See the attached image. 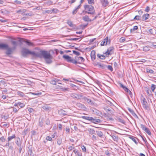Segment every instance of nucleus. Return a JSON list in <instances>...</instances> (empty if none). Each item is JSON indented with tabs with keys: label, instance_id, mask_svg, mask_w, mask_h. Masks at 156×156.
<instances>
[{
	"label": "nucleus",
	"instance_id": "1",
	"mask_svg": "<svg viewBox=\"0 0 156 156\" xmlns=\"http://www.w3.org/2000/svg\"><path fill=\"white\" fill-rule=\"evenodd\" d=\"M37 57L41 58L43 57L46 63L48 64L51 63L52 61L51 59L52 58V56L47 51L41 50L39 52Z\"/></svg>",
	"mask_w": 156,
	"mask_h": 156
},
{
	"label": "nucleus",
	"instance_id": "2",
	"mask_svg": "<svg viewBox=\"0 0 156 156\" xmlns=\"http://www.w3.org/2000/svg\"><path fill=\"white\" fill-rule=\"evenodd\" d=\"M22 55L24 56H26L27 55L30 54L37 57L39 52L36 53L34 51H31L28 49L23 48L22 50Z\"/></svg>",
	"mask_w": 156,
	"mask_h": 156
},
{
	"label": "nucleus",
	"instance_id": "3",
	"mask_svg": "<svg viewBox=\"0 0 156 156\" xmlns=\"http://www.w3.org/2000/svg\"><path fill=\"white\" fill-rule=\"evenodd\" d=\"M84 7L85 11L84 12L88 14H93L95 13V11L94 6L91 5H85Z\"/></svg>",
	"mask_w": 156,
	"mask_h": 156
},
{
	"label": "nucleus",
	"instance_id": "4",
	"mask_svg": "<svg viewBox=\"0 0 156 156\" xmlns=\"http://www.w3.org/2000/svg\"><path fill=\"white\" fill-rule=\"evenodd\" d=\"M63 58L68 62H70L75 64H76L77 62L76 61L73 60V59L69 55H64L63 56Z\"/></svg>",
	"mask_w": 156,
	"mask_h": 156
},
{
	"label": "nucleus",
	"instance_id": "5",
	"mask_svg": "<svg viewBox=\"0 0 156 156\" xmlns=\"http://www.w3.org/2000/svg\"><path fill=\"white\" fill-rule=\"evenodd\" d=\"M70 96L73 98L77 99H80L83 97V95L81 94H80L73 93L71 94Z\"/></svg>",
	"mask_w": 156,
	"mask_h": 156
},
{
	"label": "nucleus",
	"instance_id": "6",
	"mask_svg": "<svg viewBox=\"0 0 156 156\" xmlns=\"http://www.w3.org/2000/svg\"><path fill=\"white\" fill-rule=\"evenodd\" d=\"M142 105L143 108L145 109L148 110L149 109V106L145 98H144L143 100Z\"/></svg>",
	"mask_w": 156,
	"mask_h": 156
},
{
	"label": "nucleus",
	"instance_id": "7",
	"mask_svg": "<svg viewBox=\"0 0 156 156\" xmlns=\"http://www.w3.org/2000/svg\"><path fill=\"white\" fill-rule=\"evenodd\" d=\"M110 43V40H108V37H106L105 38L103 41L101 42V46H104L106 45L107 44H109Z\"/></svg>",
	"mask_w": 156,
	"mask_h": 156
},
{
	"label": "nucleus",
	"instance_id": "8",
	"mask_svg": "<svg viewBox=\"0 0 156 156\" xmlns=\"http://www.w3.org/2000/svg\"><path fill=\"white\" fill-rule=\"evenodd\" d=\"M113 49L114 48L113 47H110L107 49V51L105 52V54L106 56H108L109 55H112V54L113 52Z\"/></svg>",
	"mask_w": 156,
	"mask_h": 156
},
{
	"label": "nucleus",
	"instance_id": "9",
	"mask_svg": "<svg viewBox=\"0 0 156 156\" xmlns=\"http://www.w3.org/2000/svg\"><path fill=\"white\" fill-rule=\"evenodd\" d=\"M105 110L110 115L112 114L114 112L113 110L110 107H107L105 108Z\"/></svg>",
	"mask_w": 156,
	"mask_h": 156
},
{
	"label": "nucleus",
	"instance_id": "10",
	"mask_svg": "<svg viewBox=\"0 0 156 156\" xmlns=\"http://www.w3.org/2000/svg\"><path fill=\"white\" fill-rule=\"evenodd\" d=\"M96 65L98 66L99 68H101L102 69H105L106 68L107 65L103 64L99 62H97L96 64Z\"/></svg>",
	"mask_w": 156,
	"mask_h": 156
},
{
	"label": "nucleus",
	"instance_id": "11",
	"mask_svg": "<svg viewBox=\"0 0 156 156\" xmlns=\"http://www.w3.org/2000/svg\"><path fill=\"white\" fill-rule=\"evenodd\" d=\"M90 56L91 59L93 61L95 60L96 58L95 51L94 50H93L91 51L90 53Z\"/></svg>",
	"mask_w": 156,
	"mask_h": 156
},
{
	"label": "nucleus",
	"instance_id": "12",
	"mask_svg": "<svg viewBox=\"0 0 156 156\" xmlns=\"http://www.w3.org/2000/svg\"><path fill=\"white\" fill-rule=\"evenodd\" d=\"M58 113L61 115L64 116L67 115L66 112L62 109H61L58 111Z\"/></svg>",
	"mask_w": 156,
	"mask_h": 156
},
{
	"label": "nucleus",
	"instance_id": "13",
	"mask_svg": "<svg viewBox=\"0 0 156 156\" xmlns=\"http://www.w3.org/2000/svg\"><path fill=\"white\" fill-rule=\"evenodd\" d=\"M149 15L148 14H145L142 16V20L144 21L146 20L149 17Z\"/></svg>",
	"mask_w": 156,
	"mask_h": 156
},
{
	"label": "nucleus",
	"instance_id": "14",
	"mask_svg": "<svg viewBox=\"0 0 156 156\" xmlns=\"http://www.w3.org/2000/svg\"><path fill=\"white\" fill-rule=\"evenodd\" d=\"M101 2L103 6H106L108 4V2L107 0H101Z\"/></svg>",
	"mask_w": 156,
	"mask_h": 156
},
{
	"label": "nucleus",
	"instance_id": "15",
	"mask_svg": "<svg viewBox=\"0 0 156 156\" xmlns=\"http://www.w3.org/2000/svg\"><path fill=\"white\" fill-rule=\"evenodd\" d=\"M91 122L94 123H101V121L99 119H94L92 117Z\"/></svg>",
	"mask_w": 156,
	"mask_h": 156
},
{
	"label": "nucleus",
	"instance_id": "16",
	"mask_svg": "<svg viewBox=\"0 0 156 156\" xmlns=\"http://www.w3.org/2000/svg\"><path fill=\"white\" fill-rule=\"evenodd\" d=\"M82 19L85 21L90 22L92 21L91 20L89 17L87 15L83 16Z\"/></svg>",
	"mask_w": 156,
	"mask_h": 156
},
{
	"label": "nucleus",
	"instance_id": "17",
	"mask_svg": "<svg viewBox=\"0 0 156 156\" xmlns=\"http://www.w3.org/2000/svg\"><path fill=\"white\" fill-rule=\"evenodd\" d=\"M81 6V5L80 4V5H78L73 10V11L72 12V14L73 15L76 14L77 12L79 9L80 8Z\"/></svg>",
	"mask_w": 156,
	"mask_h": 156
},
{
	"label": "nucleus",
	"instance_id": "18",
	"mask_svg": "<svg viewBox=\"0 0 156 156\" xmlns=\"http://www.w3.org/2000/svg\"><path fill=\"white\" fill-rule=\"evenodd\" d=\"M73 152L75 154L76 156H82V154L80 151L76 150H74Z\"/></svg>",
	"mask_w": 156,
	"mask_h": 156
},
{
	"label": "nucleus",
	"instance_id": "19",
	"mask_svg": "<svg viewBox=\"0 0 156 156\" xmlns=\"http://www.w3.org/2000/svg\"><path fill=\"white\" fill-rule=\"evenodd\" d=\"M42 108L43 109L47 111L50 110L51 109V108L47 105L43 106L42 107Z\"/></svg>",
	"mask_w": 156,
	"mask_h": 156
},
{
	"label": "nucleus",
	"instance_id": "20",
	"mask_svg": "<svg viewBox=\"0 0 156 156\" xmlns=\"http://www.w3.org/2000/svg\"><path fill=\"white\" fill-rule=\"evenodd\" d=\"M44 119L43 118H40L39 120V126L41 127L43 126Z\"/></svg>",
	"mask_w": 156,
	"mask_h": 156
},
{
	"label": "nucleus",
	"instance_id": "21",
	"mask_svg": "<svg viewBox=\"0 0 156 156\" xmlns=\"http://www.w3.org/2000/svg\"><path fill=\"white\" fill-rule=\"evenodd\" d=\"M83 99L85 101L87 102L88 103L90 104L91 105H93L94 104V103H93V102H92L91 100L90 99L87 98V97H84Z\"/></svg>",
	"mask_w": 156,
	"mask_h": 156
},
{
	"label": "nucleus",
	"instance_id": "22",
	"mask_svg": "<svg viewBox=\"0 0 156 156\" xmlns=\"http://www.w3.org/2000/svg\"><path fill=\"white\" fill-rule=\"evenodd\" d=\"M8 48V46L7 44H0V48L6 49Z\"/></svg>",
	"mask_w": 156,
	"mask_h": 156
},
{
	"label": "nucleus",
	"instance_id": "23",
	"mask_svg": "<svg viewBox=\"0 0 156 156\" xmlns=\"http://www.w3.org/2000/svg\"><path fill=\"white\" fill-rule=\"evenodd\" d=\"M7 51H6V53L8 55L11 54L12 52V49L11 48H9V47L6 48Z\"/></svg>",
	"mask_w": 156,
	"mask_h": 156
},
{
	"label": "nucleus",
	"instance_id": "24",
	"mask_svg": "<svg viewBox=\"0 0 156 156\" xmlns=\"http://www.w3.org/2000/svg\"><path fill=\"white\" fill-rule=\"evenodd\" d=\"M147 33L151 34L154 35V33H155V30L154 29H150L148 30V31L147 32Z\"/></svg>",
	"mask_w": 156,
	"mask_h": 156
},
{
	"label": "nucleus",
	"instance_id": "25",
	"mask_svg": "<svg viewBox=\"0 0 156 156\" xmlns=\"http://www.w3.org/2000/svg\"><path fill=\"white\" fill-rule=\"evenodd\" d=\"M16 137V136L15 134H13L11 136H9L8 138V142L11 141L12 139L15 138Z\"/></svg>",
	"mask_w": 156,
	"mask_h": 156
},
{
	"label": "nucleus",
	"instance_id": "26",
	"mask_svg": "<svg viewBox=\"0 0 156 156\" xmlns=\"http://www.w3.org/2000/svg\"><path fill=\"white\" fill-rule=\"evenodd\" d=\"M83 119L91 121L92 117H88V116H83L82 117Z\"/></svg>",
	"mask_w": 156,
	"mask_h": 156
},
{
	"label": "nucleus",
	"instance_id": "27",
	"mask_svg": "<svg viewBox=\"0 0 156 156\" xmlns=\"http://www.w3.org/2000/svg\"><path fill=\"white\" fill-rule=\"evenodd\" d=\"M144 131L145 132L149 135H151V131L149 130V129L147 127L144 129Z\"/></svg>",
	"mask_w": 156,
	"mask_h": 156
},
{
	"label": "nucleus",
	"instance_id": "28",
	"mask_svg": "<svg viewBox=\"0 0 156 156\" xmlns=\"http://www.w3.org/2000/svg\"><path fill=\"white\" fill-rule=\"evenodd\" d=\"M123 90L128 93H129L130 95L132 94L131 92L126 87H124V88L123 89Z\"/></svg>",
	"mask_w": 156,
	"mask_h": 156
},
{
	"label": "nucleus",
	"instance_id": "29",
	"mask_svg": "<svg viewBox=\"0 0 156 156\" xmlns=\"http://www.w3.org/2000/svg\"><path fill=\"white\" fill-rule=\"evenodd\" d=\"M73 60H74L77 62L76 64L77 63L80 64V61H78L80 60V58H79V57L75 56V59H73Z\"/></svg>",
	"mask_w": 156,
	"mask_h": 156
},
{
	"label": "nucleus",
	"instance_id": "30",
	"mask_svg": "<svg viewBox=\"0 0 156 156\" xmlns=\"http://www.w3.org/2000/svg\"><path fill=\"white\" fill-rule=\"evenodd\" d=\"M18 102V106H19L21 108H22L25 106V103H22L20 102Z\"/></svg>",
	"mask_w": 156,
	"mask_h": 156
},
{
	"label": "nucleus",
	"instance_id": "31",
	"mask_svg": "<svg viewBox=\"0 0 156 156\" xmlns=\"http://www.w3.org/2000/svg\"><path fill=\"white\" fill-rule=\"evenodd\" d=\"M0 85H3L4 87L7 86L6 82L3 80H1L0 81Z\"/></svg>",
	"mask_w": 156,
	"mask_h": 156
},
{
	"label": "nucleus",
	"instance_id": "32",
	"mask_svg": "<svg viewBox=\"0 0 156 156\" xmlns=\"http://www.w3.org/2000/svg\"><path fill=\"white\" fill-rule=\"evenodd\" d=\"M26 11V10L25 9H20L17 11L16 12L18 13L23 14Z\"/></svg>",
	"mask_w": 156,
	"mask_h": 156
},
{
	"label": "nucleus",
	"instance_id": "33",
	"mask_svg": "<svg viewBox=\"0 0 156 156\" xmlns=\"http://www.w3.org/2000/svg\"><path fill=\"white\" fill-rule=\"evenodd\" d=\"M17 94L19 96L23 97L24 95V94L20 91H18L17 92Z\"/></svg>",
	"mask_w": 156,
	"mask_h": 156
},
{
	"label": "nucleus",
	"instance_id": "34",
	"mask_svg": "<svg viewBox=\"0 0 156 156\" xmlns=\"http://www.w3.org/2000/svg\"><path fill=\"white\" fill-rule=\"evenodd\" d=\"M97 134L99 136V137H101L103 135V133L101 131H96Z\"/></svg>",
	"mask_w": 156,
	"mask_h": 156
},
{
	"label": "nucleus",
	"instance_id": "35",
	"mask_svg": "<svg viewBox=\"0 0 156 156\" xmlns=\"http://www.w3.org/2000/svg\"><path fill=\"white\" fill-rule=\"evenodd\" d=\"M17 139V140L16 141V143L18 146H20L21 145V144L20 142L19 141L20 140V138L19 137H18Z\"/></svg>",
	"mask_w": 156,
	"mask_h": 156
},
{
	"label": "nucleus",
	"instance_id": "36",
	"mask_svg": "<svg viewBox=\"0 0 156 156\" xmlns=\"http://www.w3.org/2000/svg\"><path fill=\"white\" fill-rule=\"evenodd\" d=\"M128 110L132 114L133 116H134L136 115V114L135 113L133 110L131 109V108H128Z\"/></svg>",
	"mask_w": 156,
	"mask_h": 156
},
{
	"label": "nucleus",
	"instance_id": "37",
	"mask_svg": "<svg viewBox=\"0 0 156 156\" xmlns=\"http://www.w3.org/2000/svg\"><path fill=\"white\" fill-rule=\"evenodd\" d=\"M150 49V47L148 46H145L143 48V50L145 51H148Z\"/></svg>",
	"mask_w": 156,
	"mask_h": 156
},
{
	"label": "nucleus",
	"instance_id": "38",
	"mask_svg": "<svg viewBox=\"0 0 156 156\" xmlns=\"http://www.w3.org/2000/svg\"><path fill=\"white\" fill-rule=\"evenodd\" d=\"M148 95L150 96H152V94H151V91L149 89H147L146 91Z\"/></svg>",
	"mask_w": 156,
	"mask_h": 156
},
{
	"label": "nucleus",
	"instance_id": "39",
	"mask_svg": "<svg viewBox=\"0 0 156 156\" xmlns=\"http://www.w3.org/2000/svg\"><path fill=\"white\" fill-rule=\"evenodd\" d=\"M24 42L26 43L28 46H31L33 45V44L32 43L29 42L28 40H26L24 41Z\"/></svg>",
	"mask_w": 156,
	"mask_h": 156
},
{
	"label": "nucleus",
	"instance_id": "40",
	"mask_svg": "<svg viewBox=\"0 0 156 156\" xmlns=\"http://www.w3.org/2000/svg\"><path fill=\"white\" fill-rule=\"evenodd\" d=\"M106 68L108 69L109 70H110L111 72L113 71V69L112 66L110 65H107Z\"/></svg>",
	"mask_w": 156,
	"mask_h": 156
},
{
	"label": "nucleus",
	"instance_id": "41",
	"mask_svg": "<svg viewBox=\"0 0 156 156\" xmlns=\"http://www.w3.org/2000/svg\"><path fill=\"white\" fill-rule=\"evenodd\" d=\"M138 29V27L136 26H134L133 29H131L130 30V32L131 33L136 30Z\"/></svg>",
	"mask_w": 156,
	"mask_h": 156
},
{
	"label": "nucleus",
	"instance_id": "42",
	"mask_svg": "<svg viewBox=\"0 0 156 156\" xmlns=\"http://www.w3.org/2000/svg\"><path fill=\"white\" fill-rule=\"evenodd\" d=\"M81 147L83 152L84 153L87 152L85 147L84 145H82L81 146Z\"/></svg>",
	"mask_w": 156,
	"mask_h": 156
},
{
	"label": "nucleus",
	"instance_id": "43",
	"mask_svg": "<svg viewBox=\"0 0 156 156\" xmlns=\"http://www.w3.org/2000/svg\"><path fill=\"white\" fill-rule=\"evenodd\" d=\"M129 138L131 139L134 143L136 144H137L138 142H137L135 138V137H133V136L130 137Z\"/></svg>",
	"mask_w": 156,
	"mask_h": 156
},
{
	"label": "nucleus",
	"instance_id": "44",
	"mask_svg": "<svg viewBox=\"0 0 156 156\" xmlns=\"http://www.w3.org/2000/svg\"><path fill=\"white\" fill-rule=\"evenodd\" d=\"M31 93L34 95H37V96H40L42 95V92H40L39 93Z\"/></svg>",
	"mask_w": 156,
	"mask_h": 156
},
{
	"label": "nucleus",
	"instance_id": "45",
	"mask_svg": "<svg viewBox=\"0 0 156 156\" xmlns=\"http://www.w3.org/2000/svg\"><path fill=\"white\" fill-rule=\"evenodd\" d=\"M62 142V140L61 139H57V143L58 144L60 145H61Z\"/></svg>",
	"mask_w": 156,
	"mask_h": 156
},
{
	"label": "nucleus",
	"instance_id": "46",
	"mask_svg": "<svg viewBox=\"0 0 156 156\" xmlns=\"http://www.w3.org/2000/svg\"><path fill=\"white\" fill-rule=\"evenodd\" d=\"M73 54H75L77 56H79L80 55V53L78 51L74 50H73Z\"/></svg>",
	"mask_w": 156,
	"mask_h": 156
},
{
	"label": "nucleus",
	"instance_id": "47",
	"mask_svg": "<svg viewBox=\"0 0 156 156\" xmlns=\"http://www.w3.org/2000/svg\"><path fill=\"white\" fill-rule=\"evenodd\" d=\"M140 16L139 15H137L135 16L134 18V20H140Z\"/></svg>",
	"mask_w": 156,
	"mask_h": 156
},
{
	"label": "nucleus",
	"instance_id": "48",
	"mask_svg": "<svg viewBox=\"0 0 156 156\" xmlns=\"http://www.w3.org/2000/svg\"><path fill=\"white\" fill-rule=\"evenodd\" d=\"M89 133L91 134H94L95 132L94 130L93 129H90L89 130Z\"/></svg>",
	"mask_w": 156,
	"mask_h": 156
},
{
	"label": "nucleus",
	"instance_id": "49",
	"mask_svg": "<svg viewBox=\"0 0 156 156\" xmlns=\"http://www.w3.org/2000/svg\"><path fill=\"white\" fill-rule=\"evenodd\" d=\"M155 89V85L154 84H152L151 87V89L153 92L154 91V90Z\"/></svg>",
	"mask_w": 156,
	"mask_h": 156
},
{
	"label": "nucleus",
	"instance_id": "50",
	"mask_svg": "<svg viewBox=\"0 0 156 156\" xmlns=\"http://www.w3.org/2000/svg\"><path fill=\"white\" fill-rule=\"evenodd\" d=\"M45 123L48 125H49L50 124V122L48 119H47L45 121Z\"/></svg>",
	"mask_w": 156,
	"mask_h": 156
},
{
	"label": "nucleus",
	"instance_id": "51",
	"mask_svg": "<svg viewBox=\"0 0 156 156\" xmlns=\"http://www.w3.org/2000/svg\"><path fill=\"white\" fill-rule=\"evenodd\" d=\"M112 138L114 141H117L118 140V137L116 136L113 135L112 136Z\"/></svg>",
	"mask_w": 156,
	"mask_h": 156
},
{
	"label": "nucleus",
	"instance_id": "52",
	"mask_svg": "<svg viewBox=\"0 0 156 156\" xmlns=\"http://www.w3.org/2000/svg\"><path fill=\"white\" fill-rule=\"evenodd\" d=\"M67 24L70 27H73V24L72 22L70 21H68L67 22Z\"/></svg>",
	"mask_w": 156,
	"mask_h": 156
},
{
	"label": "nucleus",
	"instance_id": "53",
	"mask_svg": "<svg viewBox=\"0 0 156 156\" xmlns=\"http://www.w3.org/2000/svg\"><path fill=\"white\" fill-rule=\"evenodd\" d=\"M147 73H154V71L152 69H147Z\"/></svg>",
	"mask_w": 156,
	"mask_h": 156
},
{
	"label": "nucleus",
	"instance_id": "54",
	"mask_svg": "<svg viewBox=\"0 0 156 156\" xmlns=\"http://www.w3.org/2000/svg\"><path fill=\"white\" fill-rule=\"evenodd\" d=\"M88 3L90 4H94V0H87Z\"/></svg>",
	"mask_w": 156,
	"mask_h": 156
},
{
	"label": "nucleus",
	"instance_id": "55",
	"mask_svg": "<svg viewBox=\"0 0 156 156\" xmlns=\"http://www.w3.org/2000/svg\"><path fill=\"white\" fill-rule=\"evenodd\" d=\"M11 43L12 44L14 45L15 46V47L17 46V43L16 41H11Z\"/></svg>",
	"mask_w": 156,
	"mask_h": 156
},
{
	"label": "nucleus",
	"instance_id": "56",
	"mask_svg": "<svg viewBox=\"0 0 156 156\" xmlns=\"http://www.w3.org/2000/svg\"><path fill=\"white\" fill-rule=\"evenodd\" d=\"M54 9H52L51 10H47L45 11V12L46 13H52V12H54Z\"/></svg>",
	"mask_w": 156,
	"mask_h": 156
},
{
	"label": "nucleus",
	"instance_id": "57",
	"mask_svg": "<svg viewBox=\"0 0 156 156\" xmlns=\"http://www.w3.org/2000/svg\"><path fill=\"white\" fill-rule=\"evenodd\" d=\"M80 38H81V37L79 38H72L70 39H69V40L70 41H77V40H78L79 39H80Z\"/></svg>",
	"mask_w": 156,
	"mask_h": 156
},
{
	"label": "nucleus",
	"instance_id": "58",
	"mask_svg": "<svg viewBox=\"0 0 156 156\" xmlns=\"http://www.w3.org/2000/svg\"><path fill=\"white\" fill-rule=\"evenodd\" d=\"M125 38L123 37H121L119 39V41L121 42H122L124 41H125Z\"/></svg>",
	"mask_w": 156,
	"mask_h": 156
},
{
	"label": "nucleus",
	"instance_id": "59",
	"mask_svg": "<svg viewBox=\"0 0 156 156\" xmlns=\"http://www.w3.org/2000/svg\"><path fill=\"white\" fill-rule=\"evenodd\" d=\"M118 120L119 122H121L122 123H124V120L120 118H118Z\"/></svg>",
	"mask_w": 156,
	"mask_h": 156
},
{
	"label": "nucleus",
	"instance_id": "60",
	"mask_svg": "<svg viewBox=\"0 0 156 156\" xmlns=\"http://www.w3.org/2000/svg\"><path fill=\"white\" fill-rule=\"evenodd\" d=\"M14 2L16 4H20L21 3V2L18 0H15Z\"/></svg>",
	"mask_w": 156,
	"mask_h": 156
},
{
	"label": "nucleus",
	"instance_id": "61",
	"mask_svg": "<svg viewBox=\"0 0 156 156\" xmlns=\"http://www.w3.org/2000/svg\"><path fill=\"white\" fill-rule=\"evenodd\" d=\"M11 108H12L13 111L15 113L16 112L18 111V110H17V109L15 108L11 107Z\"/></svg>",
	"mask_w": 156,
	"mask_h": 156
},
{
	"label": "nucleus",
	"instance_id": "62",
	"mask_svg": "<svg viewBox=\"0 0 156 156\" xmlns=\"http://www.w3.org/2000/svg\"><path fill=\"white\" fill-rule=\"evenodd\" d=\"M150 10V8L149 6H147L145 9V11L146 12H148Z\"/></svg>",
	"mask_w": 156,
	"mask_h": 156
},
{
	"label": "nucleus",
	"instance_id": "63",
	"mask_svg": "<svg viewBox=\"0 0 156 156\" xmlns=\"http://www.w3.org/2000/svg\"><path fill=\"white\" fill-rule=\"evenodd\" d=\"M51 83L53 85H56V82L54 80H51Z\"/></svg>",
	"mask_w": 156,
	"mask_h": 156
},
{
	"label": "nucleus",
	"instance_id": "64",
	"mask_svg": "<svg viewBox=\"0 0 156 156\" xmlns=\"http://www.w3.org/2000/svg\"><path fill=\"white\" fill-rule=\"evenodd\" d=\"M140 127L143 130H144L146 127L145 126L142 124H140Z\"/></svg>",
	"mask_w": 156,
	"mask_h": 156
}]
</instances>
